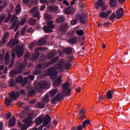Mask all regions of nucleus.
I'll use <instances>...</instances> for the list:
<instances>
[{"label":"nucleus","instance_id":"obj_1","mask_svg":"<svg viewBox=\"0 0 130 130\" xmlns=\"http://www.w3.org/2000/svg\"><path fill=\"white\" fill-rule=\"evenodd\" d=\"M69 87H70V83L69 82H66L63 84L62 85V91L61 93H58L56 96L53 99L52 102L53 103H55L56 101H60V100H62V99H63V96H65V97L70 96V95H71L72 89L69 88L67 92Z\"/></svg>","mask_w":130,"mask_h":130},{"label":"nucleus","instance_id":"obj_2","mask_svg":"<svg viewBox=\"0 0 130 130\" xmlns=\"http://www.w3.org/2000/svg\"><path fill=\"white\" fill-rule=\"evenodd\" d=\"M58 58H59V56H56L54 58L52 59L49 62L44 63H42L37 65L36 67L37 70L33 72V75H40V74H41V70H42V69H46V68L50 67L51 64L55 63V62L58 60Z\"/></svg>","mask_w":130,"mask_h":130},{"label":"nucleus","instance_id":"obj_3","mask_svg":"<svg viewBox=\"0 0 130 130\" xmlns=\"http://www.w3.org/2000/svg\"><path fill=\"white\" fill-rule=\"evenodd\" d=\"M26 67V63L25 62H20L18 61L16 63V69L13 70L11 71L10 76L12 78L15 77V76H17V75H19L23 72V70L25 69Z\"/></svg>","mask_w":130,"mask_h":130},{"label":"nucleus","instance_id":"obj_4","mask_svg":"<svg viewBox=\"0 0 130 130\" xmlns=\"http://www.w3.org/2000/svg\"><path fill=\"white\" fill-rule=\"evenodd\" d=\"M49 85H50V82H48L45 80H42L37 84L36 88L37 90L40 92L41 93L43 92L42 89L45 88H48L49 87Z\"/></svg>","mask_w":130,"mask_h":130},{"label":"nucleus","instance_id":"obj_5","mask_svg":"<svg viewBox=\"0 0 130 130\" xmlns=\"http://www.w3.org/2000/svg\"><path fill=\"white\" fill-rule=\"evenodd\" d=\"M47 26H44L43 30L45 33H51L53 31L52 29H54L55 25L53 24V20H50L47 23Z\"/></svg>","mask_w":130,"mask_h":130},{"label":"nucleus","instance_id":"obj_6","mask_svg":"<svg viewBox=\"0 0 130 130\" xmlns=\"http://www.w3.org/2000/svg\"><path fill=\"white\" fill-rule=\"evenodd\" d=\"M29 12L32 14L33 18H37L38 20H40V12H39L37 6H35L32 9H30Z\"/></svg>","mask_w":130,"mask_h":130},{"label":"nucleus","instance_id":"obj_7","mask_svg":"<svg viewBox=\"0 0 130 130\" xmlns=\"http://www.w3.org/2000/svg\"><path fill=\"white\" fill-rule=\"evenodd\" d=\"M25 50V48L24 46H16L15 48V52L17 54L18 57H21L23 55V53H24V50Z\"/></svg>","mask_w":130,"mask_h":130},{"label":"nucleus","instance_id":"obj_8","mask_svg":"<svg viewBox=\"0 0 130 130\" xmlns=\"http://www.w3.org/2000/svg\"><path fill=\"white\" fill-rule=\"evenodd\" d=\"M69 29V23L65 22L58 27V30L61 33H66Z\"/></svg>","mask_w":130,"mask_h":130},{"label":"nucleus","instance_id":"obj_9","mask_svg":"<svg viewBox=\"0 0 130 130\" xmlns=\"http://www.w3.org/2000/svg\"><path fill=\"white\" fill-rule=\"evenodd\" d=\"M86 124H90V120H85L82 122V125H79L77 127H73L71 130H82L85 128Z\"/></svg>","mask_w":130,"mask_h":130},{"label":"nucleus","instance_id":"obj_10","mask_svg":"<svg viewBox=\"0 0 130 130\" xmlns=\"http://www.w3.org/2000/svg\"><path fill=\"white\" fill-rule=\"evenodd\" d=\"M16 83H19V84L22 83L23 86H25L27 83H28V78H23L22 75H19L18 76L16 80Z\"/></svg>","mask_w":130,"mask_h":130},{"label":"nucleus","instance_id":"obj_11","mask_svg":"<svg viewBox=\"0 0 130 130\" xmlns=\"http://www.w3.org/2000/svg\"><path fill=\"white\" fill-rule=\"evenodd\" d=\"M64 62H66V60L63 59H60L59 60V63L54 66V69H55V70H63V66H62V64H63Z\"/></svg>","mask_w":130,"mask_h":130},{"label":"nucleus","instance_id":"obj_12","mask_svg":"<svg viewBox=\"0 0 130 130\" xmlns=\"http://www.w3.org/2000/svg\"><path fill=\"white\" fill-rule=\"evenodd\" d=\"M111 13H112L111 10H108L106 12H101V13L99 14V17L100 18H102V19H107Z\"/></svg>","mask_w":130,"mask_h":130},{"label":"nucleus","instance_id":"obj_13","mask_svg":"<svg viewBox=\"0 0 130 130\" xmlns=\"http://www.w3.org/2000/svg\"><path fill=\"white\" fill-rule=\"evenodd\" d=\"M77 19L80 20V22L82 24H86V21H87V15L85 14H82L80 15L78 14L77 15Z\"/></svg>","mask_w":130,"mask_h":130},{"label":"nucleus","instance_id":"obj_14","mask_svg":"<svg viewBox=\"0 0 130 130\" xmlns=\"http://www.w3.org/2000/svg\"><path fill=\"white\" fill-rule=\"evenodd\" d=\"M44 120L43 124L44 126H46V125H48L50 121H51V117L49 116V115L47 114L46 117H44Z\"/></svg>","mask_w":130,"mask_h":130},{"label":"nucleus","instance_id":"obj_15","mask_svg":"<svg viewBox=\"0 0 130 130\" xmlns=\"http://www.w3.org/2000/svg\"><path fill=\"white\" fill-rule=\"evenodd\" d=\"M9 96L12 99L13 98V99L16 100L19 98L20 96V94L19 93V91H17L16 92L15 91H12V93H9Z\"/></svg>","mask_w":130,"mask_h":130},{"label":"nucleus","instance_id":"obj_16","mask_svg":"<svg viewBox=\"0 0 130 130\" xmlns=\"http://www.w3.org/2000/svg\"><path fill=\"white\" fill-rule=\"evenodd\" d=\"M49 76H52V77H56L57 73L56 71L54 70V68L53 67H50L48 71Z\"/></svg>","mask_w":130,"mask_h":130},{"label":"nucleus","instance_id":"obj_17","mask_svg":"<svg viewBox=\"0 0 130 130\" xmlns=\"http://www.w3.org/2000/svg\"><path fill=\"white\" fill-rule=\"evenodd\" d=\"M116 14H117V16H116L117 19L121 18V17L123 16V9L120 8L118 9L116 12Z\"/></svg>","mask_w":130,"mask_h":130},{"label":"nucleus","instance_id":"obj_18","mask_svg":"<svg viewBox=\"0 0 130 130\" xmlns=\"http://www.w3.org/2000/svg\"><path fill=\"white\" fill-rule=\"evenodd\" d=\"M74 12V8L73 7H69L68 8H65L64 9V13L66 15H70Z\"/></svg>","mask_w":130,"mask_h":130},{"label":"nucleus","instance_id":"obj_19","mask_svg":"<svg viewBox=\"0 0 130 130\" xmlns=\"http://www.w3.org/2000/svg\"><path fill=\"white\" fill-rule=\"evenodd\" d=\"M105 2L103 0H98L96 3H95V8L96 10H98L99 7H102Z\"/></svg>","mask_w":130,"mask_h":130},{"label":"nucleus","instance_id":"obj_20","mask_svg":"<svg viewBox=\"0 0 130 130\" xmlns=\"http://www.w3.org/2000/svg\"><path fill=\"white\" fill-rule=\"evenodd\" d=\"M14 32L17 31V30H18V29L19 28V22H18L15 21V22L12 23V25L10 27V29H14Z\"/></svg>","mask_w":130,"mask_h":130},{"label":"nucleus","instance_id":"obj_21","mask_svg":"<svg viewBox=\"0 0 130 130\" xmlns=\"http://www.w3.org/2000/svg\"><path fill=\"white\" fill-rule=\"evenodd\" d=\"M44 120V116H39L35 120V122L37 125H40L42 122Z\"/></svg>","mask_w":130,"mask_h":130},{"label":"nucleus","instance_id":"obj_22","mask_svg":"<svg viewBox=\"0 0 130 130\" xmlns=\"http://www.w3.org/2000/svg\"><path fill=\"white\" fill-rule=\"evenodd\" d=\"M65 21L66 18H64V16H63V15H59L56 19V22L57 23V24H60Z\"/></svg>","mask_w":130,"mask_h":130},{"label":"nucleus","instance_id":"obj_23","mask_svg":"<svg viewBox=\"0 0 130 130\" xmlns=\"http://www.w3.org/2000/svg\"><path fill=\"white\" fill-rule=\"evenodd\" d=\"M18 126L21 128V130H26L29 127L25 124H22V122L20 121H18Z\"/></svg>","mask_w":130,"mask_h":130},{"label":"nucleus","instance_id":"obj_24","mask_svg":"<svg viewBox=\"0 0 130 130\" xmlns=\"http://www.w3.org/2000/svg\"><path fill=\"white\" fill-rule=\"evenodd\" d=\"M46 43V40L45 39H41L37 43H36V45L38 46H42V45H45Z\"/></svg>","mask_w":130,"mask_h":130},{"label":"nucleus","instance_id":"obj_25","mask_svg":"<svg viewBox=\"0 0 130 130\" xmlns=\"http://www.w3.org/2000/svg\"><path fill=\"white\" fill-rule=\"evenodd\" d=\"M109 4L111 8H115L117 6V1L109 0Z\"/></svg>","mask_w":130,"mask_h":130},{"label":"nucleus","instance_id":"obj_26","mask_svg":"<svg viewBox=\"0 0 130 130\" xmlns=\"http://www.w3.org/2000/svg\"><path fill=\"white\" fill-rule=\"evenodd\" d=\"M13 101V99L12 98H5V104L6 106H11V103Z\"/></svg>","mask_w":130,"mask_h":130},{"label":"nucleus","instance_id":"obj_27","mask_svg":"<svg viewBox=\"0 0 130 130\" xmlns=\"http://www.w3.org/2000/svg\"><path fill=\"white\" fill-rule=\"evenodd\" d=\"M77 39H78L77 37H73L68 40V43L70 44H76L77 43Z\"/></svg>","mask_w":130,"mask_h":130},{"label":"nucleus","instance_id":"obj_28","mask_svg":"<svg viewBox=\"0 0 130 130\" xmlns=\"http://www.w3.org/2000/svg\"><path fill=\"white\" fill-rule=\"evenodd\" d=\"M114 94V90H110L106 94L108 99H112V95Z\"/></svg>","mask_w":130,"mask_h":130},{"label":"nucleus","instance_id":"obj_29","mask_svg":"<svg viewBox=\"0 0 130 130\" xmlns=\"http://www.w3.org/2000/svg\"><path fill=\"white\" fill-rule=\"evenodd\" d=\"M45 106V104L43 102H37L36 104V107L39 109H42V108H44Z\"/></svg>","mask_w":130,"mask_h":130},{"label":"nucleus","instance_id":"obj_30","mask_svg":"<svg viewBox=\"0 0 130 130\" xmlns=\"http://www.w3.org/2000/svg\"><path fill=\"white\" fill-rule=\"evenodd\" d=\"M36 90L35 89H31L29 90L27 94V97H31V96H33L34 95H36Z\"/></svg>","mask_w":130,"mask_h":130},{"label":"nucleus","instance_id":"obj_31","mask_svg":"<svg viewBox=\"0 0 130 130\" xmlns=\"http://www.w3.org/2000/svg\"><path fill=\"white\" fill-rule=\"evenodd\" d=\"M15 11L16 12V14L17 15H19L20 13H21V11H22V9H21V5L20 4H17Z\"/></svg>","mask_w":130,"mask_h":130},{"label":"nucleus","instance_id":"obj_32","mask_svg":"<svg viewBox=\"0 0 130 130\" xmlns=\"http://www.w3.org/2000/svg\"><path fill=\"white\" fill-rule=\"evenodd\" d=\"M10 53H9V51H8L6 53V56H5V63L6 64H9L10 63Z\"/></svg>","mask_w":130,"mask_h":130},{"label":"nucleus","instance_id":"obj_33","mask_svg":"<svg viewBox=\"0 0 130 130\" xmlns=\"http://www.w3.org/2000/svg\"><path fill=\"white\" fill-rule=\"evenodd\" d=\"M15 121V118H12L9 121V127H12V126H14Z\"/></svg>","mask_w":130,"mask_h":130},{"label":"nucleus","instance_id":"obj_34","mask_svg":"<svg viewBox=\"0 0 130 130\" xmlns=\"http://www.w3.org/2000/svg\"><path fill=\"white\" fill-rule=\"evenodd\" d=\"M57 55V53L56 52H52L51 53H49L47 54V57L48 58H49L50 59L52 58V57H54L55 55Z\"/></svg>","mask_w":130,"mask_h":130},{"label":"nucleus","instance_id":"obj_35","mask_svg":"<svg viewBox=\"0 0 130 130\" xmlns=\"http://www.w3.org/2000/svg\"><path fill=\"white\" fill-rule=\"evenodd\" d=\"M39 52H36V53L33 54L32 57H31V61H34V60H36L38 56H39Z\"/></svg>","mask_w":130,"mask_h":130},{"label":"nucleus","instance_id":"obj_36","mask_svg":"<svg viewBox=\"0 0 130 130\" xmlns=\"http://www.w3.org/2000/svg\"><path fill=\"white\" fill-rule=\"evenodd\" d=\"M42 101L43 103H48L49 102V95L48 94H45Z\"/></svg>","mask_w":130,"mask_h":130},{"label":"nucleus","instance_id":"obj_37","mask_svg":"<svg viewBox=\"0 0 130 130\" xmlns=\"http://www.w3.org/2000/svg\"><path fill=\"white\" fill-rule=\"evenodd\" d=\"M37 22V20L33 18H30L28 20V24L29 25H31V26H33V25H35Z\"/></svg>","mask_w":130,"mask_h":130},{"label":"nucleus","instance_id":"obj_38","mask_svg":"<svg viewBox=\"0 0 130 130\" xmlns=\"http://www.w3.org/2000/svg\"><path fill=\"white\" fill-rule=\"evenodd\" d=\"M58 91V89L57 88H55L51 90L50 92V96H51V97H53V96H54V95H55L56 93H57Z\"/></svg>","mask_w":130,"mask_h":130},{"label":"nucleus","instance_id":"obj_39","mask_svg":"<svg viewBox=\"0 0 130 130\" xmlns=\"http://www.w3.org/2000/svg\"><path fill=\"white\" fill-rule=\"evenodd\" d=\"M48 10L50 12H56V11H57V7L55 6H49L48 7Z\"/></svg>","mask_w":130,"mask_h":130},{"label":"nucleus","instance_id":"obj_40","mask_svg":"<svg viewBox=\"0 0 130 130\" xmlns=\"http://www.w3.org/2000/svg\"><path fill=\"white\" fill-rule=\"evenodd\" d=\"M24 122L27 126H30L31 123H32V120L26 118L24 119Z\"/></svg>","mask_w":130,"mask_h":130},{"label":"nucleus","instance_id":"obj_41","mask_svg":"<svg viewBox=\"0 0 130 130\" xmlns=\"http://www.w3.org/2000/svg\"><path fill=\"white\" fill-rule=\"evenodd\" d=\"M64 52L66 54H71L73 52V50L71 48H68L64 49Z\"/></svg>","mask_w":130,"mask_h":130},{"label":"nucleus","instance_id":"obj_42","mask_svg":"<svg viewBox=\"0 0 130 130\" xmlns=\"http://www.w3.org/2000/svg\"><path fill=\"white\" fill-rule=\"evenodd\" d=\"M9 85L10 87H14L15 85H16V82H15V80L14 79H10L9 81Z\"/></svg>","mask_w":130,"mask_h":130},{"label":"nucleus","instance_id":"obj_43","mask_svg":"<svg viewBox=\"0 0 130 130\" xmlns=\"http://www.w3.org/2000/svg\"><path fill=\"white\" fill-rule=\"evenodd\" d=\"M9 32H6L4 36H3V37L2 39V40L4 41V42H7V39H8V38H9Z\"/></svg>","mask_w":130,"mask_h":130},{"label":"nucleus","instance_id":"obj_44","mask_svg":"<svg viewBox=\"0 0 130 130\" xmlns=\"http://www.w3.org/2000/svg\"><path fill=\"white\" fill-rule=\"evenodd\" d=\"M72 67V64L71 63L67 62L64 64V68L66 70H70L71 67Z\"/></svg>","mask_w":130,"mask_h":130},{"label":"nucleus","instance_id":"obj_45","mask_svg":"<svg viewBox=\"0 0 130 130\" xmlns=\"http://www.w3.org/2000/svg\"><path fill=\"white\" fill-rule=\"evenodd\" d=\"M45 18L46 19V20H52V19H53L52 15L47 13L45 14Z\"/></svg>","mask_w":130,"mask_h":130},{"label":"nucleus","instance_id":"obj_46","mask_svg":"<svg viewBox=\"0 0 130 130\" xmlns=\"http://www.w3.org/2000/svg\"><path fill=\"white\" fill-rule=\"evenodd\" d=\"M115 18H116V14L113 13L111 14V15L109 17V20L112 21V22H114V19H115Z\"/></svg>","mask_w":130,"mask_h":130},{"label":"nucleus","instance_id":"obj_47","mask_svg":"<svg viewBox=\"0 0 130 130\" xmlns=\"http://www.w3.org/2000/svg\"><path fill=\"white\" fill-rule=\"evenodd\" d=\"M27 115V113L25 112V111H23L22 112H21L19 114V116L21 118H24L25 116Z\"/></svg>","mask_w":130,"mask_h":130},{"label":"nucleus","instance_id":"obj_48","mask_svg":"<svg viewBox=\"0 0 130 130\" xmlns=\"http://www.w3.org/2000/svg\"><path fill=\"white\" fill-rule=\"evenodd\" d=\"M86 115V109L85 108H82L80 110L79 112V115Z\"/></svg>","mask_w":130,"mask_h":130},{"label":"nucleus","instance_id":"obj_49","mask_svg":"<svg viewBox=\"0 0 130 130\" xmlns=\"http://www.w3.org/2000/svg\"><path fill=\"white\" fill-rule=\"evenodd\" d=\"M76 34H77V35H79V36H82V35H84V31L81 29L77 30L76 31Z\"/></svg>","mask_w":130,"mask_h":130},{"label":"nucleus","instance_id":"obj_50","mask_svg":"<svg viewBox=\"0 0 130 130\" xmlns=\"http://www.w3.org/2000/svg\"><path fill=\"white\" fill-rule=\"evenodd\" d=\"M60 84H61L60 83L57 81H55L53 83V87H54V88H55L56 87H58V86H60Z\"/></svg>","mask_w":130,"mask_h":130},{"label":"nucleus","instance_id":"obj_51","mask_svg":"<svg viewBox=\"0 0 130 130\" xmlns=\"http://www.w3.org/2000/svg\"><path fill=\"white\" fill-rule=\"evenodd\" d=\"M26 18H23L21 19L20 21V25L21 26H23L26 23Z\"/></svg>","mask_w":130,"mask_h":130},{"label":"nucleus","instance_id":"obj_52","mask_svg":"<svg viewBox=\"0 0 130 130\" xmlns=\"http://www.w3.org/2000/svg\"><path fill=\"white\" fill-rule=\"evenodd\" d=\"M11 22H18V18H17V16L16 15H13L12 16Z\"/></svg>","mask_w":130,"mask_h":130},{"label":"nucleus","instance_id":"obj_53","mask_svg":"<svg viewBox=\"0 0 130 130\" xmlns=\"http://www.w3.org/2000/svg\"><path fill=\"white\" fill-rule=\"evenodd\" d=\"M15 62V60L14 59H11L10 64H9V69H12L13 68V66H14Z\"/></svg>","mask_w":130,"mask_h":130},{"label":"nucleus","instance_id":"obj_54","mask_svg":"<svg viewBox=\"0 0 130 130\" xmlns=\"http://www.w3.org/2000/svg\"><path fill=\"white\" fill-rule=\"evenodd\" d=\"M101 8H102V10L101 12H104V11H106V10H107L108 7L106 5H103L102 7H101Z\"/></svg>","mask_w":130,"mask_h":130},{"label":"nucleus","instance_id":"obj_55","mask_svg":"<svg viewBox=\"0 0 130 130\" xmlns=\"http://www.w3.org/2000/svg\"><path fill=\"white\" fill-rule=\"evenodd\" d=\"M33 115H34V114L33 113H29L27 118H26L32 120L34 118Z\"/></svg>","mask_w":130,"mask_h":130},{"label":"nucleus","instance_id":"obj_56","mask_svg":"<svg viewBox=\"0 0 130 130\" xmlns=\"http://www.w3.org/2000/svg\"><path fill=\"white\" fill-rule=\"evenodd\" d=\"M25 79H27V82H28L29 80H30V81H33V80H34V76L29 75V77H26Z\"/></svg>","mask_w":130,"mask_h":130},{"label":"nucleus","instance_id":"obj_57","mask_svg":"<svg viewBox=\"0 0 130 130\" xmlns=\"http://www.w3.org/2000/svg\"><path fill=\"white\" fill-rule=\"evenodd\" d=\"M106 98V95L100 96L99 97V101H102V100H105Z\"/></svg>","mask_w":130,"mask_h":130},{"label":"nucleus","instance_id":"obj_58","mask_svg":"<svg viewBox=\"0 0 130 130\" xmlns=\"http://www.w3.org/2000/svg\"><path fill=\"white\" fill-rule=\"evenodd\" d=\"M13 43V45H16V44H18L19 43V40H15V39H12Z\"/></svg>","mask_w":130,"mask_h":130},{"label":"nucleus","instance_id":"obj_59","mask_svg":"<svg viewBox=\"0 0 130 130\" xmlns=\"http://www.w3.org/2000/svg\"><path fill=\"white\" fill-rule=\"evenodd\" d=\"M35 45H36V43H31L28 46V47L29 48V49H32V48H33V47H34V46H35Z\"/></svg>","mask_w":130,"mask_h":130},{"label":"nucleus","instance_id":"obj_60","mask_svg":"<svg viewBox=\"0 0 130 130\" xmlns=\"http://www.w3.org/2000/svg\"><path fill=\"white\" fill-rule=\"evenodd\" d=\"M46 59V56H45V55H42L40 56V60L41 61H44Z\"/></svg>","mask_w":130,"mask_h":130},{"label":"nucleus","instance_id":"obj_61","mask_svg":"<svg viewBox=\"0 0 130 130\" xmlns=\"http://www.w3.org/2000/svg\"><path fill=\"white\" fill-rule=\"evenodd\" d=\"M7 46H9L10 48H12L13 46H14V45H13V40H10V42L7 44Z\"/></svg>","mask_w":130,"mask_h":130},{"label":"nucleus","instance_id":"obj_62","mask_svg":"<svg viewBox=\"0 0 130 130\" xmlns=\"http://www.w3.org/2000/svg\"><path fill=\"white\" fill-rule=\"evenodd\" d=\"M19 92V94H21V95H26V91H25L24 89H21Z\"/></svg>","mask_w":130,"mask_h":130},{"label":"nucleus","instance_id":"obj_63","mask_svg":"<svg viewBox=\"0 0 130 130\" xmlns=\"http://www.w3.org/2000/svg\"><path fill=\"white\" fill-rule=\"evenodd\" d=\"M77 22H78V20L76 19H73L71 21V24L72 25H76L77 24Z\"/></svg>","mask_w":130,"mask_h":130},{"label":"nucleus","instance_id":"obj_64","mask_svg":"<svg viewBox=\"0 0 130 130\" xmlns=\"http://www.w3.org/2000/svg\"><path fill=\"white\" fill-rule=\"evenodd\" d=\"M27 33H30L32 34L33 33L34 31H33V29L32 28V27H29L27 30H26Z\"/></svg>","mask_w":130,"mask_h":130}]
</instances>
